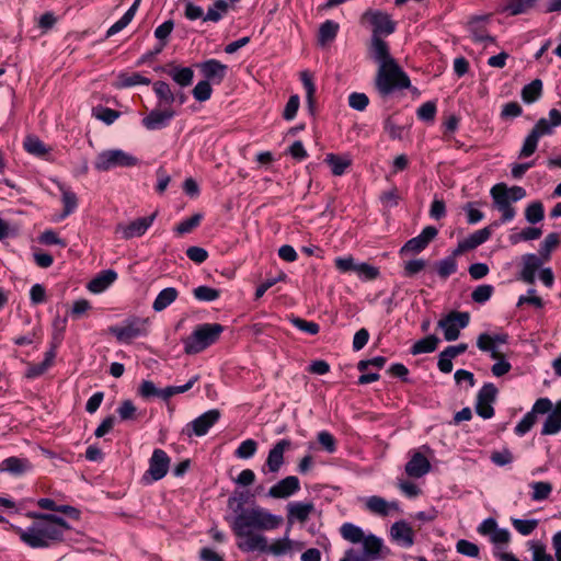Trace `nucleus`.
<instances>
[{"mask_svg": "<svg viewBox=\"0 0 561 561\" xmlns=\"http://www.w3.org/2000/svg\"><path fill=\"white\" fill-rule=\"evenodd\" d=\"M283 517L268 510L255 505L242 510L231 522V529L237 537V546L243 552H255L265 549L266 537L263 531H272L280 527Z\"/></svg>", "mask_w": 561, "mask_h": 561, "instance_id": "nucleus-1", "label": "nucleus"}, {"mask_svg": "<svg viewBox=\"0 0 561 561\" xmlns=\"http://www.w3.org/2000/svg\"><path fill=\"white\" fill-rule=\"evenodd\" d=\"M33 523L21 528L9 524L8 529L14 531L20 540L32 549H46L64 540L70 526L55 514H33Z\"/></svg>", "mask_w": 561, "mask_h": 561, "instance_id": "nucleus-2", "label": "nucleus"}, {"mask_svg": "<svg viewBox=\"0 0 561 561\" xmlns=\"http://www.w3.org/2000/svg\"><path fill=\"white\" fill-rule=\"evenodd\" d=\"M224 327L219 323H204L197 325L184 343L186 354H198L218 341Z\"/></svg>", "mask_w": 561, "mask_h": 561, "instance_id": "nucleus-3", "label": "nucleus"}, {"mask_svg": "<svg viewBox=\"0 0 561 561\" xmlns=\"http://www.w3.org/2000/svg\"><path fill=\"white\" fill-rule=\"evenodd\" d=\"M410 80L396 60L378 67L376 87L380 94L387 95L394 89H407Z\"/></svg>", "mask_w": 561, "mask_h": 561, "instance_id": "nucleus-4", "label": "nucleus"}, {"mask_svg": "<svg viewBox=\"0 0 561 561\" xmlns=\"http://www.w3.org/2000/svg\"><path fill=\"white\" fill-rule=\"evenodd\" d=\"M139 159L133 153L119 148L105 149L99 152L93 162L95 170L107 172L116 168H134Z\"/></svg>", "mask_w": 561, "mask_h": 561, "instance_id": "nucleus-5", "label": "nucleus"}, {"mask_svg": "<svg viewBox=\"0 0 561 561\" xmlns=\"http://www.w3.org/2000/svg\"><path fill=\"white\" fill-rule=\"evenodd\" d=\"M382 546V539L368 534L362 551L353 548L347 549L340 561H376L380 558Z\"/></svg>", "mask_w": 561, "mask_h": 561, "instance_id": "nucleus-6", "label": "nucleus"}, {"mask_svg": "<svg viewBox=\"0 0 561 561\" xmlns=\"http://www.w3.org/2000/svg\"><path fill=\"white\" fill-rule=\"evenodd\" d=\"M147 319H133L124 323L123 325H115L110 329L111 333L114 334L118 341L128 343L136 337L147 334L148 329Z\"/></svg>", "mask_w": 561, "mask_h": 561, "instance_id": "nucleus-7", "label": "nucleus"}, {"mask_svg": "<svg viewBox=\"0 0 561 561\" xmlns=\"http://www.w3.org/2000/svg\"><path fill=\"white\" fill-rule=\"evenodd\" d=\"M469 313L454 311L440 319L438 327L443 330L446 341H455L458 339L460 330L469 324Z\"/></svg>", "mask_w": 561, "mask_h": 561, "instance_id": "nucleus-8", "label": "nucleus"}, {"mask_svg": "<svg viewBox=\"0 0 561 561\" xmlns=\"http://www.w3.org/2000/svg\"><path fill=\"white\" fill-rule=\"evenodd\" d=\"M552 408V401L548 398H539L534 403L531 410L527 412L515 427V433L518 436H524L528 433L536 423L537 414H547Z\"/></svg>", "mask_w": 561, "mask_h": 561, "instance_id": "nucleus-9", "label": "nucleus"}, {"mask_svg": "<svg viewBox=\"0 0 561 561\" xmlns=\"http://www.w3.org/2000/svg\"><path fill=\"white\" fill-rule=\"evenodd\" d=\"M220 412L216 409L208 410L188 424H186L183 433L188 437L192 435L204 436L209 428L219 420Z\"/></svg>", "mask_w": 561, "mask_h": 561, "instance_id": "nucleus-10", "label": "nucleus"}, {"mask_svg": "<svg viewBox=\"0 0 561 561\" xmlns=\"http://www.w3.org/2000/svg\"><path fill=\"white\" fill-rule=\"evenodd\" d=\"M170 466V457L162 449H154L149 460V468L144 476L148 482L158 481L162 479Z\"/></svg>", "mask_w": 561, "mask_h": 561, "instance_id": "nucleus-11", "label": "nucleus"}, {"mask_svg": "<svg viewBox=\"0 0 561 561\" xmlns=\"http://www.w3.org/2000/svg\"><path fill=\"white\" fill-rule=\"evenodd\" d=\"M497 389L493 383H485L479 391L476 403L477 413L483 419H491L494 414L492 407Z\"/></svg>", "mask_w": 561, "mask_h": 561, "instance_id": "nucleus-12", "label": "nucleus"}, {"mask_svg": "<svg viewBox=\"0 0 561 561\" xmlns=\"http://www.w3.org/2000/svg\"><path fill=\"white\" fill-rule=\"evenodd\" d=\"M499 222H493L492 225L484 227L480 230L474 231L466 239L461 240L458 243L457 249L455 250L454 254L459 255L466 251L473 250L477 247L481 245L485 241H488L493 232V228L499 227Z\"/></svg>", "mask_w": 561, "mask_h": 561, "instance_id": "nucleus-13", "label": "nucleus"}, {"mask_svg": "<svg viewBox=\"0 0 561 561\" xmlns=\"http://www.w3.org/2000/svg\"><path fill=\"white\" fill-rule=\"evenodd\" d=\"M437 236V229L432 226L425 227L422 232L410 239L401 249V253H419Z\"/></svg>", "mask_w": 561, "mask_h": 561, "instance_id": "nucleus-14", "label": "nucleus"}, {"mask_svg": "<svg viewBox=\"0 0 561 561\" xmlns=\"http://www.w3.org/2000/svg\"><path fill=\"white\" fill-rule=\"evenodd\" d=\"M365 507L377 515L380 516H388L392 513H399L401 512L400 505L397 501H386L385 499L373 495L368 496L364 500Z\"/></svg>", "mask_w": 561, "mask_h": 561, "instance_id": "nucleus-15", "label": "nucleus"}, {"mask_svg": "<svg viewBox=\"0 0 561 561\" xmlns=\"http://www.w3.org/2000/svg\"><path fill=\"white\" fill-rule=\"evenodd\" d=\"M295 548L300 550L302 548V543L295 542L288 537V533H286L284 537L275 539L272 543H268L266 540L265 549H256L255 552H267L279 557L291 553Z\"/></svg>", "mask_w": 561, "mask_h": 561, "instance_id": "nucleus-16", "label": "nucleus"}, {"mask_svg": "<svg viewBox=\"0 0 561 561\" xmlns=\"http://www.w3.org/2000/svg\"><path fill=\"white\" fill-rule=\"evenodd\" d=\"M390 537L402 548H410L414 543V530L405 520H399L392 524Z\"/></svg>", "mask_w": 561, "mask_h": 561, "instance_id": "nucleus-17", "label": "nucleus"}, {"mask_svg": "<svg viewBox=\"0 0 561 561\" xmlns=\"http://www.w3.org/2000/svg\"><path fill=\"white\" fill-rule=\"evenodd\" d=\"M156 218V214H152L149 217L138 218L128 225H119L117 227V232L122 233L124 239H131L135 237L142 236L148 228L152 225Z\"/></svg>", "mask_w": 561, "mask_h": 561, "instance_id": "nucleus-18", "label": "nucleus"}, {"mask_svg": "<svg viewBox=\"0 0 561 561\" xmlns=\"http://www.w3.org/2000/svg\"><path fill=\"white\" fill-rule=\"evenodd\" d=\"M558 126H561V112L552 108L549 111L548 117H542L536 123L531 133L540 139L543 136L552 135Z\"/></svg>", "mask_w": 561, "mask_h": 561, "instance_id": "nucleus-19", "label": "nucleus"}, {"mask_svg": "<svg viewBox=\"0 0 561 561\" xmlns=\"http://www.w3.org/2000/svg\"><path fill=\"white\" fill-rule=\"evenodd\" d=\"M300 489V483L297 477L289 476L268 490V496L273 499H286L295 494Z\"/></svg>", "mask_w": 561, "mask_h": 561, "instance_id": "nucleus-20", "label": "nucleus"}, {"mask_svg": "<svg viewBox=\"0 0 561 561\" xmlns=\"http://www.w3.org/2000/svg\"><path fill=\"white\" fill-rule=\"evenodd\" d=\"M173 116L172 110H153L142 118L141 123L148 130H158L165 127Z\"/></svg>", "mask_w": 561, "mask_h": 561, "instance_id": "nucleus-21", "label": "nucleus"}, {"mask_svg": "<svg viewBox=\"0 0 561 561\" xmlns=\"http://www.w3.org/2000/svg\"><path fill=\"white\" fill-rule=\"evenodd\" d=\"M199 69L206 78V81L220 83L227 72V66L216 59H209L199 65Z\"/></svg>", "mask_w": 561, "mask_h": 561, "instance_id": "nucleus-22", "label": "nucleus"}, {"mask_svg": "<svg viewBox=\"0 0 561 561\" xmlns=\"http://www.w3.org/2000/svg\"><path fill=\"white\" fill-rule=\"evenodd\" d=\"M431 470V463L421 453H414L405 465V472L411 478H421Z\"/></svg>", "mask_w": 561, "mask_h": 561, "instance_id": "nucleus-23", "label": "nucleus"}, {"mask_svg": "<svg viewBox=\"0 0 561 561\" xmlns=\"http://www.w3.org/2000/svg\"><path fill=\"white\" fill-rule=\"evenodd\" d=\"M561 432V400L552 403L551 410L543 422L541 435H556Z\"/></svg>", "mask_w": 561, "mask_h": 561, "instance_id": "nucleus-24", "label": "nucleus"}, {"mask_svg": "<svg viewBox=\"0 0 561 561\" xmlns=\"http://www.w3.org/2000/svg\"><path fill=\"white\" fill-rule=\"evenodd\" d=\"M369 54L371 58L378 62V65L388 64L389 61H393L394 59L390 56L389 47L385 41H382L378 35L373 34Z\"/></svg>", "mask_w": 561, "mask_h": 561, "instance_id": "nucleus-25", "label": "nucleus"}, {"mask_svg": "<svg viewBox=\"0 0 561 561\" xmlns=\"http://www.w3.org/2000/svg\"><path fill=\"white\" fill-rule=\"evenodd\" d=\"M290 447V442L287 439H282L275 444V446L270 450L266 466L271 472H277L283 462H284V453L286 449Z\"/></svg>", "mask_w": 561, "mask_h": 561, "instance_id": "nucleus-26", "label": "nucleus"}, {"mask_svg": "<svg viewBox=\"0 0 561 561\" xmlns=\"http://www.w3.org/2000/svg\"><path fill=\"white\" fill-rule=\"evenodd\" d=\"M491 195L494 201V206L502 214V222L511 221L515 217V209L511 206V201L505 196L504 192L496 191V187L491 188Z\"/></svg>", "mask_w": 561, "mask_h": 561, "instance_id": "nucleus-27", "label": "nucleus"}, {"mask_svg": "<svg viewBox=\"0 0 561 561\" xmlns=\"http://www.w3.org/2000/svg\"><path fill=\"white\" fill-rule=\"evenodd\" d=\"M32 466L27 459L9 457L0 463V471L8 472L14 477L27 473Z\"/></svg>", "mask_w": 561, "mask_h": 561, "instance_id": "nucleus-28", "label": "nucleus"}, {"mask_svg": "<svg viewBox=\"0 0 561 561\" xmlns=\"http://www.w3.org/2000/svg\"><path fill=\"white\" fill-rule=\"evenodd\" d=\"M312 503L291 502L287 505L288 523L291 525L295 520L305 523L313 512Z\"/></svg>", "mask_w": 561, "mask_h": 561, "instance_id": "nucleus-29", "label": "nucleus"}, {"mask_svg": "<svg viewBox=\"0 0 561 561\" xmlns=\"http://www.w3.org/2000/svg\"><path fill=\"white\" fill-rule=\"evenodd\" d=\"M370 19V23L374 26V34H391L394 31V23L391 21L390 16L383 12H370L367 13Z\"/></svg>", "mask_w": 561, "mask_h": 561, "instance_id": "nucleus-30", "label": "nucleus"}, {"mask_svg": "<svg viewBox=\"0 0 561 561\" xmlns=\"http://www.w3.org/2000/svg\"><path fill=\"white\" fill-rule=\"evenodd\" d=\"M523 268L519 278L527 283H535L536 271L540 267L541 261L536 254H525L522 257Z\"/></svg>", "mask_w": 561, "mask_h": 561, "instance_id": "nucleus-31", "label": "nucleus"}, {"mask_svg": "<svg viewBox=\"0 0 561 561\" xmlns=\"http://www.w3.org/2000/svg\"><path fill=\"white\" fill-rule=\"evenodd\" d=\"M116 278L117 274L114 271H103L89 283L88 288L93 294H101L106 290Z\"/></svg>", "mask_w": 561, "mask_h": 561, "instance_id": "nucleus-32", "label": "nucleus"}, {"mask_svg": "<svg viewBox=\"0 0 561 561\" xmlns=\"http://www.w3.org/2000/svg\"><path fill=\"white\" fill-rule=\"evenodd\" d=\"M58 187L61 192V201L64 204V213L56 219V221L62 220L70 214H72L78 206L77 195L66 185L58 184Z\"/></svg>", "mask_w": 561, "mask_h": 561, "instance_id": "nucleus-33", "label": "nucleus"}, {"mask_svg": "<svg viewBox=\"0 0 561 561\" xmlns=\"http://www.w3.org/2000/svg\"><path fill=\"white\" fill-rule=\"evenodd\" d=\"M148 85L150 84V79L141 76L139 72H123L117 76L115 85L119 89L130 88L135 85Z\"/></svg>", "mask_w": 561, "mask_h": 561, "instance_id": "nucleus-34", "label": "nucleus"}, {"mask_svg": "<svg viewBox=\"0 0 561 561\" xmlns=\"http://www.w3.org/2000/svg\"><path fill=\"white\" fill-rule=\"evenodd\" d=\"M55 355L54 351L46 352L45 358L42 363L28 365L25 376L34 379L45 374L53 366Z\"/></svg>", "mask_w": 561, "mask_h": 561, "instance_id": "nucleus-35", "label": "nucleus"}, {"mask_svg": "<svg viewBox=\"0 0 561 561\" xmlns=\"http://www.w3.org/2000/svg\"><path fill=\"white\" fill-rule=\"evenodd\" d=\"M139 3L140 0L134 1L133 5L125 12V14L107 30L106 37H111L119 33L131 22L138 10Z\"/></svg>", "mask_w": 561, "mask_h": 561, "instance_id": "nucleus-36", "label": "nucleus"}, {"mask_svg": "<svg viewBox=\"0 0 561 561\" xmlns=\"http://www.w3.org/2000/svg\"><path fill=\"white\" fill-rule=\"evenodd\" d=\"M178 290L174 287H168L162 289L158 296L156 297L152 309L157 312H160L168 308L172 302L178 298Z\"/></svg>", "mask_w": 561, "mask_h": 561, "instance_id": "nucleus-37", "label": "nucleus"}, {"mask_svg": "<svg viewBox=\"0 0 561 561\" xmlns=\"http://www.w3.org/2000/svg\"><path fill=\"white\" fill-rule=\"evenodd\" d=\"M324 161L336 176L344 174L346 169L352 164V159L348 156H337L333 153L327 154Z\"/></svg>", "mask_w": 561, "mask_h": 561, "instance_id": "nucleus-38", "label": "nucleus"}, {"mask_svg": "<svg viewBox=\"0 0 561 561\" xmlns=\"http://www.w3.org/2000/svg\"><path fill=\"white\" fill-rule=\"evenodd\" d=\"M536 2L537 0H506L501 7V11L510 15L523 14L531 9Z\"/></svg>", "mask_w": 561, "mask_h": 561, "instance_id": "nucleus-39", "label": "nucleus"}, {"mask_svg": "<svg viewBox=\"0 0 561 561\" xmlns=\"http://www.w3.org/2000/svg\"><path fill=\"white\" fill-rule=\"evenodd\" d=\"M168 75L181 87H188L193 82L194 71L190 67H172Z\"/></svg>", "mask_w": 561, "mask_h": 561, "instance_id": "nucleus-40", "label": "nucleus"}, {"mask_svg": "<svg viewBox=\"0 0 561 561\" xmlns=\"http://www.w3.org/2000/svg\"><path fill=\"white\" fill-rule=\"evenodd\" d=\"M341 535L345 540L352 543L362 542L364 545L367 539V535L364 534L363 529L351 523H345L341 526Z\"/></svg>", "mask_w": 561, "mask_h": 561, "instance_id": "nucleus-41", "label": "nucleus"}, {"mask_svg": "<svg viewBox=\"0 0 561 561\" xmlns=\"http://www.w3.org/2000/svg\"><path fill=\"white\" fill-rule=\"evenodd\" d=\"M339 28L340 25L332 20H327L325 22H323L319 28V44L321 46H325L328 43L332 42L335 38Z\"/></svg>", "mask_w": 561, "mask_h": 561, "instance_id": "nucleus-42", "label": "nucleus"}, {"mask_svg": "<svg viewBox=\"0 0 561 561\" xmlns=\"http://www.w3.org/2000/svg\"><path fill=\"white\" fill-rule=\"evenodd\" d=\"M25 150L39 158H47L50 153V148H47L45 144L35 136H28L24 140Z\"/></svg>", "mask_w": 561, "mask_h": 561, "instance_id": "nucleus-43", "label": "nucleus"}, {"mask_svg": "<svg viewBox=\"0 0 561 561\" xmlns=\"http://www.w3.org/2000/svg\"><path fill=\"white\" fill-rule=\"evenodd\" d=\"M153 91L159 100V106L171 105L175 101V95L170 85L164 81L153 83Z\"/></svg>", "mask_w": 561, "mask_h": 561, "instance_id": "nucleus-44", "label": "nucleus"}, {"mask_svg": "<svg viewBox=\"0 0 561 561\" xmlns=\"http://www.w3.org/2000/svg\"><path fill=\"white\" fill-rule=\"evenodd\" d=\"M229 4L226 0H216L207 10L204 21L218 22L228 12Z\"/></svg>", "mask_w": 561, "mask_h": 561, "instance_id": "nucleus-45", "label": "nucleus"}, {"mask_svg": "<svg viewBox=\"0 0 561 561\" xmlns=\"http://www.w3.org/2000/svg\"><path fill=\"white\" fill-rule=\"evenodd\" d=\"M541 91L542 82L541 80L536 79L523 88L522 99L526 103H533L539 99Z\"/></svg>", "mask_w": 561, "mask_h": 561, "instance_id": "nucleus-46", "label": "nucleus"}, {"mask_svg": "<svg viewBox=\"0 0 561 561\" xmlns=\"http://www.w3.org/2000/svg\"><path fill=\"white\" fill-rule=\"evenodd\" d=\"M439 340L435 335H428L417 342L414 343L412 346V354H424V353H431L436 350L437 344Z\"/></svg>", "mask_w": 561, "mask_h": 561, "instance_id": "nucleus-47", "label": "nucleus"}, {"mask_svg": "<svg viewBox=\"0 0 561 561\" xmlns=\"http://www.w3.org/2000/svg\"><path fill=\"white\" fill-rule=\"evenodd\" d=\"M527 545L531 552L533 561H553V557L547 552V548L541 541L531 540Z\"/></svg>", "mask_w": 561, "mask_h": 561, "instance_id": "nucleus-48", "label": "nucleus"}, {"mask_svg": "<svg viewBox=\"0 0 561 561\" xmlns=\"http://www.w3.org/2000/svg\"><path fill=\"white\" fill-rule=\"evenodd\" d=\"M560 244V236L557 232L549 233L540 244L539 254L543 260H548L553 250Z\"/></svg>", "mask_w": 561, "mask_h": 561, "instance_id": "nucleus-49", "label": "nucleus"}, {"mask_svg": "<svg viewBox=\"0 0 561 561\" xmlns=\"http://www.w3.org/2000/svg\"><path fill=\"white\" fill-rule=\"evenodd\" d=\"M477 346L482 352L490 353L493 359L500 358V352L492 342L491 334L482 333L478 336Z\"/></svg>", "mask_w": 561, "mask_h": 561, "instance_id": "nucleus-50", "label": "nucleus"}, {"mask_svg": "<svg viewBox=\"0 0 561 561\" xmlns=\"http://www.w3.org/2000/svg\"><path fill=\"white\" fill-rule=\"evenodd\" d=\"M257 450V443L252 439L243 440L239 447L236 449L234 455L240 459H249L255 455Z\"/></svg>", "mask_w": 561, "mask_h": 561, "instance_id": "nucleus-51", "label": "nucleus"}, {"mask_svg": "<svg viewBox=\"0 0 561 561\" xmlns=\"http://www.w3.org/2000/svg\"><path fill=\"white\" fill-rule=\"evenodd\" d=\"M511 522L516 531L523 536L530 535L538 526L537 519L512 518Z\"/></svg>", "mask_w": 561, "mask_h": 561, "instance_id": "nucleus-52", "label": "nucleus"}, {"mask_svg": "<svg viewBox=\"0 0 561 561\" xmlns=\"http://www.w3.org/2000/svg\"><path fill=\"white\" fill-rule=\"evenodd\" d=\"M530 488L533 490L531 499L534 501L546 500L552 491V485L549 482H542V481L533 482L530 484Z\"/></svg>", "mask_w": 561, "mask_h": 561, "instance_id": "nucleus-53", "label": "nucleus"}, {"mask_svg": "<svg viewBox=\"0 0 561 561\" xmlns=\"http://www.w3.org/2000/svg\"><path fill=\"white\" fill-rule=\"evenodd\" d=\"M543 206L540 202H534L525 210L526 220L529 224H537L543 219Z\"/></svg>", "mask_w": 561, "mask_h": 561, "instance_id": "nucleus-54", "label": "nucleus"}, {"mask_svg": "<svg viewBox=\"0 0 561 561\" xmlns=\"http://www.w3.org/2000/svg\"><path fill=\"white\" fill-rule=\"evenodd\" d=\"M193 295L201 301H214L219 297L220 291L208 286H198L193 290Z\"/></svg>", "mask_w": 561, "mask_h": 561, "instance_id": "nucleus-55", "label": "nucleus"}, {"mask_svg": "<svg viewBox=\"0 0 561 561\" xmlns=\"http://www.w3.org/2000/svg\"><path fill=\"white\" fill-rule=\"evenodd\" d=\"M203 219L202 214H195L192 217L182 220L175 228V231L179 234H185L191 232L194 228H196Z\"/></svg>", "mask_w": 561, "mask_h": 561, "instance_id": "nucleus-56", "label": "nucleus"}, {"mask_svg": "<svg viewBox=\"0 0 561 561\" xmlns=\"http://www.w3.org/2000/svg\"><path fill=\"white\" fill-rule=\"evenodd\" d=\"M494 186L496 187V191L504 192L505 196L511 202H517L526 196V191L520 186H512L508 188V187H506L505 184H502V183L496 184Z\"/></svg>", "mask_w": 561, "mask_h": 561, "instance_id": "nucleus-57", "label": "nucleus"}, {"mask_svg": "<svg viewBox=\"0 0 561 561\" xmlns=\"http://www.w3.org/2000/svg\"><path fill=\"white\" fill-rule=\"evenodd\" d=\"M357 276L363 280H373L379 276V270L367 263H358L356 268Z\"/></svg>", "mask_w": 561, "mask_h": 561, "instance_id": "nucleus-58", "label": "nucleus"}, {"mask_svg": "<svg viewBox=\"0 0 561 561\" xmlns=\"http://www.w3.org/2000/svg\"><path fill=\"white\" fill-rule=\"evenodd\" d=\"M358 263L359 262L355 261V259L351 255L340 256L334 260V264H335L336 268L343 273H347V272L355 273L356 268L358 266Z\"/></svg>", "mask_w": 561, "mask_h": 561, "instance_id": "nucleus-59", "label": "nucleus"}, {"mask_svg": "<svg viewBox=\"0 0 561 561\" xmlns=\"http://www.w3.org/2000/svg\"><path fill=\"white\" fill-rule=\"evenodd\" d=\"M210 82L203 80L199 81L193 89V96L199 102L207 101L211 95Z\"/></svg>", "mask_w": 561, "mask_h": 561, "instance_id": "nucleus-60", "label": "nucleus"}, {"mask_svg": "<svg viewBox=\"0 0 561 561\" xmlns=\"http://www.w3.org/2000/svg\"><path fill=\"white\" fill-rule=\"evenodd\" d=\"M539 138L536 137L531 131L527 135L524 140L523 147L519 152L520 158L530 157L537 149Z\"/></svg>", "mask_w": 561, "mask_h": 561, "instance_id": "nucleus-61", "label": "nucleus"}, {"mask_svg": "<svg viewBox=\"0 0 561 561\" xmlns=\"http://www.w3.org/2000/svg\"><path fill=\"white\" fill-rule=\"evenodd\" d=\"M457 270L456 261L453 257H447L437 263V273L440 277L447 278Z\"/></svg>", "mask_w": 561, "mask_h": 561, "instance_id": "nucleus-62", "label": "nucleus"}, {"mask_svg": "<svg viewBox=\"0 0 561 561\" xmlns=\"http://www.w3.org/2000/svg\"><path fill=\"white\" fill-rule=\"evenodd\" d=\"M369 103V99L365 93L353 92L348 96V104L356 111H364Z\"/></svg>", "mask_w": 561, "mask_h": 561, "instance_id": "nucleus-63", "label": "nucleus"}, {"mask_svg": "<svg viewBox=\"0 0 561 561\" xmlns=\"http://www.w3.org/2000/svg\"><path fill=\"white\" fill-rule=\"evenodd\" d=\"M416 114L421 121L432 122L436 115V104L434 102H425L417 108Z\"/></svg>", "mask_w": 561, "mask_h": 561, "instance_id": "nucleus-64", "label": "nucleus"}]
</instances>
